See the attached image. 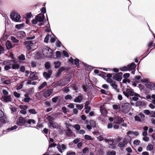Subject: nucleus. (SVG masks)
<instances>
[{"instance_id": "1", "label": "nucleus", "mask_w": 155, "mask_h": 155, "mask_svg": "<svg viewBox=\"0 0 155 155\" xmlns=\"http://www.w3.org/2000/svg\"><path fill=\"white\" fill-rule=\"evenodd\" d=\"M43 55L48 58H54L52 50L48 47H44L42 51Z\"/></svg>"}, {"instance_id": "2", "label": "nucleus", "mask_w": 155, "mask_h": 155, "mask_svg": "<svg viewBox=\"0 0 155 155\" xmlns=\"http://www.w3.org/2000/svg\"><path fill=\"white\" fill-rule=\"evenodd\" d=\"M10 18L14 22H19L21 21V16L17 12H13L11 13Z\"/></svg>"}, {"instance_id": "3", "label": "nucleus", "mask_w": 155, "mask_h": 155, "mask_svg": "<svg viewBox=\"0 0 155 155\" xmlns=\"http://www.w3.org/2000/svg\"><path fill=\"white\" fill-rule=\"evenodd\" d=\"M134 93V90L130 88H126L123 91L124 95L127 98H129V96H133Z\"/></svg>"}, {"instance_id": "4", "label": "nucleus", "mask_w": 155, "mask_h": 155, "mask_svg": "<svg viewBox=\"0 0 155 155\" xmlns=\"http://www.w3.org/2000/svg\"><path fill=\"white\" fill-rule=\"evenodd\" d=\"M129 105L127 103L122 104L121 106V111L125 113L128 112L130 110Z\"/></svg>"}, {"instance_id": "5", "label": "nucleus", "mask_w": 155, "mask_h": 155, "mask_svg": "<svg viewBox=\"0 0 155 155\" xmlns=\"http://www.w3.org/2000/svg\"><path fill=\"white\" fill-rule=\"evenodd\" d=\"M48 125L51 129H60V127L58 124L55 122H48Z\"/></svg>"}, {"instance_id": "6", "label": "nucleus", "mask_w": 155, "mask_h": 155, "mask_svg": "<svg viewBox=\"0 0 155 155\" xmlns=\"http://www.w3.org/2000/svg\"><path fill=\"white\" fill-rule=\"evenodd\" d=\"M24 43L25 45L26 48L28 51L31 49V47L34 45V43L31 41H25Z\"/></svg>"}, {"instance_id": "7", "label": "nucleus", "mask_w": 155, "mask_h": 155, "mask_svg": "<svg viewBox=\"0 0 155 155\" xmlns=\"http://www.w3.org/2000/svg\"><path fill=\"white\" fill-rule=\"evenodd\" d=\"M67 145L64 144H58L57 145V148L58 151L60 153H62L67 149Z\"/></svg>"}, {"instance_id": "8", "label": "nucleus", "mask_w": 155, "mask_h": 155, "mask_svg": "<svg viewBox=\"0 0 155 155\" xmlns=\"http://www.w3.org/2000/svg\"><path fill=\"white\" fill-rule=\"evenodd\" d=\"M69 82V81L67 78H63L59 81L57 83V86H64Z\"/></svg>"}, {"instance_id": "9", "label": "nucleus", "mask_w": 155, "mask_h": 155, "mask_svg": "<svg viewBox=\"0 0 155 155\" xmlns=\"http://www.w3.org/2000/svg\"><path fill=\"white\" fill-rule=\"evenodd\" d=\"M122 74L123 73L121 72L118 73L113 75L112 78L114 80H116L117 81H120L122 79Z\"/></svg>"}, {"instance_id": "10", "label": "nucleus", "mask_w": 155, "mask_h": 155, "mask_svg": "<svg viewBox=\"0 0 155 155\" xmlns=\"http://www.w3.org/2000/svg\"><path fill=\"white\" fill-rule=\"evenodd\" d=\"M83 98V95L81 94H79L77 97L74 100V102L75 103H81Z\"/></svg>"}, {"instance_id": "11", "label": "nucleus", "mask_w": 155, "mask_h": 155, "mask_svg": "<svg viewBox=\"0 0 155 155\" xmlns=\"http://www.w3.org/2000/svg\"><path fill=\"white\" fill-rule=\"evenodd\" d=\"M147 87L151 90H155V84L149 82L146 84Z\"/></svg>"}, {"instance_id": "12", "label": "nucleus", "mask_w": 155, "mask_h": 155, "mask_svg": "<svg viewBox=\"0 0 155 155\" xmlns=\"http://www.w3.org/2000/svg\"><path fill=\"white\" fill-rule=\"evenodd\" d=\"M27 121L23 117H20L17 122V124L19 126H23Z\"/></svg>"}, {"instance_id": "13", "label": "nucleus", "mask_w": 155, "mask_h": 155, "mask_svg": "<svg viewBox=\"0 0 155 155\" xmlns=\"http://www.w3.org/2000/svg\"><path fill=\"white\" fill-rule=\"evenodd\" d=\"M35 19L38 21L41 22L43 21L45 19V16L43 14H39L36 16Z\"/></svg>"}, {"instance_id": "14", "label": "nucleus", "mask_w": 155, "mask_h": 155, "mask_svg": "<svg viewBox=\"0 0 155 155\" xmlns=\"http://www.w3.org/2000/svg\"><path fill=\"white\" fill-rule=\"evenodd\" d=\"M43 95L44 97L47 98L49 96L52 94V91L51 90H45L43 91Z\"/></svg>"}, {"instance_id": "15", "label": "nucleus", "mask_w": 155, "mask_h": 155, "mask_svg": "<svg viewBox=\"0 0 155 155\" xmlns=\"http://www.w3.org/2000/svg\"><path fill=\"white\" fill-rule=\"evenodd\" d=\"M124 120L123 119L119 117H116L114 119V122L117 124H120Z\"/></svg>"}, {"instance_id": "16", "label": "nucleus", "mask_w": 155, "mask_h": 155, "mask_svg": "<svg viewBox=\"0 0 155 155\" xmlns=\"http://www.w3.org/2000/svg\"><path fill=\"white\" fill-rule=\"evenodd\" d=\"M110 85L113 89L115 90L116 92L117 93H118L119 92L120 89L117 88L118 86L116 82L114 81V82H113L112 83H111V84H110Z\"/></svg>"}, {"instance_id": "17", "label": "nucleus", "mask_w": 155, "mask_h": 155, "mask_svg": "<svg viewBox=\"0 0 155 155\" xmlns=\"http://www.w3.org/2000/svg\"><path fill=\"white\" fill-rule=\"evenodd\" d=\"M4 113L2 110H0V126L3 123H5V120L4 119Z\"/></svg>"}, {"instance_id": "18", "label": "nucleus", "mask_w": 155, "mask_h": 155, "mask_svg": "<svg viewBox=\"0 0 155 155\" xmlns=\"http://www.w3.org/2000/svg\"><path fill=\"white\" fill-rule=\"evenodd\" d=\"M2 99L6 103L10 102L11 101V97L10 95L7 96H4L2 97Z\"/></svg>"}, {"instance_id": "19", "label": "nucleus", "mask_w": 155, "mask_h": 155, "mask_svg": "<svg viewBox=\"0 0 155 155\" xmlns=\"http://www.w3.org/2000/svg\"><path fill=\"white\" fill-rule=\"evenodd\" d=\"M17 35L18 37L22 38L25 36V33L23 31H20L17 32Z\"/></svg>"}, {"instance_id": "20", "label": "nucleus", "mask_w": 155, "mask_h": 155, "mask_svg": "<svg viewBox=\"0 0 155 155\" xmlns=\"http://www.w3.org/2000/svg\"><path fill=\"white\" fill-rule=\"evenodd\" d=\"M14 61L11 60H8L4 61L3 62V64L5 66H10L13 63Z\"/></svg>"}, {"instance_id": "21", "label": "nucleus", "mask_w": 155, "mask_h": 155, "mask_svg": "<svg viewBox=\"0 0 155 155\" xmlns=\"http://www.w3.org/2000/svg\"><path fill=\"white\" fill-rule=\"evenodd\" d=\"M136 67V65L133 62L127 65L128 70L134 69Z\"/></svg>"}, {"instance_id": "22", "label": "nucleus", "mask_w": 155, "mask_h": 155, "mask_svg": "<svg viewBox=\"0 0 155 155\" xmlns=\"http://www.w3.org/2000/svg\"><path fill=\"white\" fill-rule=\"evenodd\" d=\"M127 142L124 139L120 142L118 144V146L121 148L124 147L125 145L126 144Z\"/></svg>"}, {"instance_id": "23", "label": "nucleus", "mask_w": 155, "mask_h": 155, "mask_svg": "<svg viewBox=\"0 0 155 155\" xmlns=\"http://www.w3.org/2000/svg\"><path fill=\"white\" fill-rule=\"evenodd\" d=\"M133 96H134L132 97V99L135 101H137L139 99V97H140V95L137 93H134V94Z\"/></svg>"}, {"instance_id": "24", "label": "nucleus", "mask_w": 155, "mask_h": 155, "mask_svg": "<svg viewBox=\"0 0 155 155\" xmlns=\"http://www.w3.org/2000/svg\"><path fill=\"white\" fill-rule=\"evenodd\" d=\"M6 46L8 49H10L12 48V45L11 42L8 41H7L6 43Z\"/></svg>"}, {"instance_id": "25", "label": "nucleus", "mask_w": 155, "mask_h": 155, "mask_svg": "<svg viewBox=\"0 0 155 155\" xmlns=\"http://www.w3.org/2000/svg\"><path fill=\"white\" fill-rule=\"evenodd\" d=\"M29 78L30 79L33 80L37 79V77L36 76L34 72H32L30 75Z\"/></svg>"}, {"instance_id": "26", "label": "nucleus", "mask_w": 155, "mask_h": 155, "mask_svg": "<svg viewBox=\"0 0 155 155\" xmlns=\"http://www.w3.org/2000/svg\"><path fill=\"white\" fill-rule=\"evenodd\" d=\"M43 75L45 78L48 80L50 78L51 76L46 72H45L43 73Z\"/></svg>"}, {"instance_id": "27", "label": "nucleus", "mask_w": 155, "mask_h": 155, "mask_svg": "<svg viewBox=\"0 0 155 155\" xmlns=\"http://www.w3.org/2000/svg\"><path fill=\"white\" fill-rule=\"evenodd\" d=\"M12 68L13 69H19V65L18 64H14L13 63H12Z\"/></svg>"}, {"instance_id": "28", "label": "nucleus", "mask_w": 155, "mask_h": 155, "mask_svg": "<svg viewBox=\"0 0 155 155\" xmlns=\"http://www.w3.org/2000/svg\"><path fill=\"white\" fill-rule=\"evenodd\" d=\"M153 146L151 144H148L147 147V151H151L153 149Z\"/></svg>"}, {"instance_id": "29", "label": "nucleus", "mask_w": 155, "mask_h": 155, "mask_svg": "<svg viewBox=\"0 0 155 155\" xmlns=\"http://www.w3.org/2000/svg\"><path fill=\"white\" fill-rule=\"evenodd\" d=\"M84 139L86 140H92L93 138L90 135H85L84 136Z\"/></svg>"}, {"instance_id": "30", "label": "nucleus", "mask_w": 155, "mask_h": 155, "mask_svg": "<svg viewBox=\"0 0 155 155\" xmlns=\"http://www.w3.org/2000/svg\"><path fill=\"white\" fill-rule=\"evenodd\" d=\"M66 134L68 136H71L72 134L71 130L70 129H67L66 131Z\"/></svg>"}, {"instance_id": "31", "label": "nucleus", "mask_w": 155, "mask_h": 155, "mask_svg": "<svg viewBox=\"0 0 155 155\" xmlns=\"http://www.w3.org/2000/svg\"><path fill=\"white\" fill-rule=\"evenodd\" d=\"M55 68H58L61 65V63L59 61H57L54 62Z\"/></svg>"}, {"instance_id": "32", "label": "nucleus", "mask_w": 155, "mask_h": 155, "mask_svg": "<svg viewBox=\"0 0 155 155\" xmlns=\"http://www.w3.org/2000/svg\"><path fill=\"white\" fill-rule=\"evenodd\" d=\"M24 26L23 24H21L19 25H17L15 26V28H16L20 29H21V28H23Z\"/></svg>"}, {"instance_id": "33", "label": "nucleus", "mask_w": 155, "mask_h": 155, "mask_svg": "<svg viewBox=\"0 0 155 155\" xmlns=\"http://www.w3.org/2000/svg\"><path fill=\"white\" fill-rule=\"evenodd\" d=\"M28 112L31 114H36L37 113V112L36 110L33 109H29Z\"/></svg>"}, {"instance_id": "34", "label": "nucleus", "mask_w": 155, "mask_h": 155, "mask_svg": "<svg viewBox=\"0 0 155 155\" xmlns=\"http://www.w3.org/2000/svg\"><path fill=\"white\" fill-rule=\"evenodd\" d=\"M154 44V40H153L152 41L150 42L148 44V46L149 49L152 48L153 47H154L155 46L154 45H153V44Z\"/></svg>"}, {"instance_id": "35", "label": "nucleus", "mask_w": 155, "mask_h": 155, "mask_svg": "<svg viewBox=\"0 0 155 155\" xmlns=\"http://www.w3.org/2000/svg\"><path fill=\"white\" fill-rule=\"evenodd\" d=\"M112 106L113 107V108L114 110L116 111H117V110H119V107L117 105L114 104Z\"/></svg>"}, {"instance_id": "36", "label": "nucleus", "mask_w": 155, "mask_h": 155, "mask_svg": "<svg viewBox=\"0 0 155 155\" xmlns=\"http://www.w3.org/2000/svg\"><path fill=\"white\" fill-rule=\"evenodd\" d=\"M27 122L29 124H31V123L33 124H35L36 123L35 121L33 119H29Z\"/></svg>"}, {"instance_id": "37", "label": "nucleus", "mask_w": 155, "mask_h": 155, "mask_svg": "<svg viewBox=\"0 0 155 155\" xmlns=\"http://www.w3.org/2000/svg\"><path fill=\"white\" fill-rule=\"evenodd\" d=\"M134 119L135 121H137L139 122H141V119L138 115H137L135 116Z\"/></svg>"}, {"instance_id": "38", "label": "nucleus", "mask_w": 155, "mask_h": 155, "mask_svg": "<svg viewBox=\"0 0 155 155\" xmlns=\"http://www.w3.org/2000/svg\"><path fill=\"white\" fill-rule=\"evenodd\" d=\"M120 70L122 71H127L128 70V68H127V66H124L121 67L120 68Z\"/></svg>"}, {"instance_id": "39", "label": "nucleus", "mask_w": 155, "mask_h": 155, "mask_svg": "<svg viewBox=\"0 0 155 155\" xmlns=\"http://www.w3.org/2000/svg\"><path fill=\"white\" fill-rule=\"evenodd\" d=\"M47 119L49 121V122H53L54 118L52 116H49L47 117Z\"/></svg>"}, {"instance_id": "40", "label": "nucleus", "mask_w": 155, "mask_h": 155, "mask_svg": "<svg viewBox=\"0 0 155 155\" xmlns=\"http://www.w3.org/2000/svg\"><path fill=\"white\" fill-rule=\"evenodd\" d=\"M11 39L12 41L14 43H18L19 41L18 40L13 36H12L11 37Z\"/></svg>"}, {"instance_id": "41", "label": "nucleus", "mask_w": 155, "mask_h": 155, "mask_svg": "<svg viewBox=\"0 0 155 155\" xmlns=\"http://www.w3.org/2000/svg\"><path fill=\"white\" fill-rule=\"evenodd\" d=\"M45 66L46 68L49 69L51 67V65L50 62H46L45 64Z\"/></svg>"}, {"instance_id": "42", "label": "nucleus", "mask_w": 155, "mask_h": 155, "mask_svg": "<svg viewBox=\"0 0 155 155\" xmlns=\"http://www.w3.org/2000/svg\"><path fill=\"white\" fill-rule=\"evenodd\" d=\"M47 85V83L45 82H44L38 87L39 89H41Z\"/></svg>"}, {"instance_id": "43", "label": "nucleus", "mask_w": 155, "mask_h": 155, "mask_svg": "<svg viewBox=\"0 0 155 155\" xmlns=\"http://www.w3.org/2000/svg\"><path fill=\"white\" fill-rule=\"evenodd\" d=\"M74 127L77 131H79L81 128V127H80V125L78 124L75 125L74 126Z\"/></svg>"}, {"instance_id": "44", "label": "nucleus", "mask_w": 155, "mask_h": 155, "mask_svg": "<svg viewBox=\"0 0 155 155\" xmlns=\"http://www.w3.org/2000/svg\"><path fill=\"white\" fill-rule=\"evenodd\" d=\"M19 107L23 110H25L28 108V106L25 105H20L19 106Z\"/></svg>"}, {"instance_id": "45", "label": "nucleus", "mask_w": 155, "mask_h": 155, "mask_svg": "<svg viewBox=\"0 0 155 155\" xmlns=\"http://www.w3.org/2000/svg\"><path fill=\"white\" fill-rule=\"evenodd\" d=\"M49 35L48 34L46 35L45 36V39H44V42L46 43H48V41L49 40Z\"/></svg>"}, {"instance_id": "46", "label": "nucleus", "mask_w": 155, "mask_h": 155, "mask_svg": "<svg viewBox=\"0 0 155 155\" xmlns=\"http://www.w3.org/2000/svg\"><path fill=\"white\" fill-rule=\"evenodd\" d=\"M79 60L78 58H76L74 60V63L77 66H78L79 65Z\"/></svg>"}, {"instance_id": "47", "label": "nucleus", "mask_w": 155, "mask_h": 155, "mask_svg": "<svg viewBox=\"0 0 155 155\" xmlns=\"http://www.w3.org/2000/svg\"><path fill=\"white\" fill-rule=\"evenodd\" d=\"M61 56V53L60 51H57L56 52V57H54V58H60Z\"/></svg>"}, {"instance_id": "48", "label": "nucleus", "mask_w": 155, "mask_h": 155, "mask_svg": "<svg viewBox=\"0 0 155 155\" xmlns=\"http://www.w3.org/2000/svg\"><path fill=\"white\" fill-rule=\"evenodd\" d=\"M64 98L66 100H71L72 98V97L71 95L68 94L65 96Z\"/></svg>"}, {"instance_id": "49", "label": "nucleus", "mask_w": 155, "mask_h": 155, "mask_svg": "<svg viewBox=\"0 0 155 155\" xmlns=\"http://www.w3.org/2000/svg\"><path fill=\"white\" fill-rule=\"evenodd\" d=\"M140 143V141L138 140H135L134 141V143L136 145H138Z\"/></svg>"}, {"instance_id": "50", "label": "nucleus", "mask_w": 155, "mask_h": 155, "mask_svg": "<svg viewBox=\"0 0 155 155\" xmlns=\"http://www.w3.org/2000/svg\"><path fill=\"white\" fill-rule=\"evenodd\" d=\"M17 128V126H14L12 127L8 128L7 130H12L16 129Z\"/></svg>"}, {"instance_id": "51", "label": "nucleus", "mask_w": 155, "mask_h": 155, "mask_svg": "<svg viewBox=\"0 0 155 155\" xmlns=\"http://www.w3.org/2000/svg\"><path fill=\"white\" fill-rule=\"evenodd\" d=\"M106 81L107 82L110 83V84H111V83L114 82L111 78H107Z\"/></svg>"}, {"instance_id": "52", "label": "nucleus", "mask_w": 155, "mask_h": 155, "mask_svg": "<svg viewBox=\"0 0 155 155\" xmlns=\"http://www.w3.org/2000/svg\"><path fill=\"white\" fill-rule=\"evenodd\" d=\"M76 107L79 110H81L83 107V106L82 105L77 104L76 105Z\"/></svg>"}, {"instance_id": "53", "label": "nucleus", "mask_w": 155, "mask_h": 155, "mask_svg": "<svg viewBox=\"0 0 155 155\" xmlns=\"http://www.w3.org/2000/svg\"><path fill=\"white\" fill-rule=\"evenodd\" d=\"M19 58L20 60L24 61L25 60V56L23 54H21L19 56Z\"/></svg>"}, {"instance_id": "54", "label": "nucleus", "mask_w": 155, "mask_h": 155, "mask_svg": "<svg viewBox=\"0 0 155 155\" xmlns=\"http://www.w3.org/2000/svg\"><path fill=\"white\" fill-rule=\"evenodd\" d=\"M83 153H84L88 152V148L87 147H85L82 150Z\"/></svg>"}, {"instance_id": "55", "label": "nucleus", "mask_w": 155, "mask_h": 155, "mask_svg": "<svg viewBox=\"0 0 155 155\" xmlns=\"http://www.w3.org/2000/svg\"><path fill=\"white\" fill-rule=\"evenodd\" d=\"M14 95L15 97L17 98L19 97L20 95V94L19 93H18L16 92H14Z\"/></svg>"}, {"instance_id": "56", "label": "nucleus", "mask_w": 155, "mask_h": 155, "mask_svg": "<svg viewBox=\"0 0 155 155\" xmlns=\"http://www.w3.org/2000/svg\"><path fill=\"white\" fill-rule=\"evenodd\" d=\"M86 108L85 112L86 113H88L90 110V106H87L85 107Z\"/></svg>"}, {"instance_id": "57", "label": "nucleus", "mask_w": 155, "mask_h": 155, "mask_svg": "<svg viewBox=\"0 0 155 155\" xmlns=\"http://www.w3.org/2000/svg\"><path fill=\"white\" fill-rule=\"evenodd\" d=\"M10 22V21L9 20L8 18H5V25H9Z\"/></svg>"}, {"instance_id": "58", "label": "nucleus", "mask_w": 155, "mask_h": 155, "mask_svg": "<svg viewBox=\"0 0 155 155\" xmlns=\"http://www.w3.org/2000/svg\"><path fill=\"white\" fill-rule=\"evenodd\" d=\"M104 140L106 143H112V141L110 139H104Z\"/></svg>"}, {"instance_id": "59", "label": "nucleus", "mask_w": 155, "mask_h": 155, "mask_svg": "<svg viewBox=\"0 0 155 155\" xmlns=\"http://www.w3.org/2000/svg\"><path fill=\"white\" fill-rule=\"evenodd\" d=\"M56 46L58 47H60L61 46H62L61 42L59 41H58L57 42Z\"/></svg>"}, {"instance_id": "60", "label": "nucleus", "mask_w": 155, "mask_h": 155, "mask_svg": "<svg viewBox=\"0 0 155 155\" xmlns=\"http://www.w3.org/2000/svg\"><path fill=\"white\" fill-rule=\"evenodd\" d=\"M108 154L109 155H115L116 152L114 150H112L111 151L108 152Z\"/></svg>"}, {"instance_id": "61", "label": "nucleus", "mask_w": 155, "mask_h": 155, "mask_svg": "<svg viewBox=\"0 0 155 155\" xmlns=\"http://www.w3.org/2000/svg\"><path fill=\"white\" fill-rule=\"evenodd\" d=\"M58 99V97H55L53 98L52 99V101L54 103H55L57 101V100Z\"/></svg>"}, {"instance_id": "62", "label": "nucleus", "mask_w": 155, "mask_h": 155, "mask_svg": "<svg viewBox=\"0 0 155 155\" xmlns=\"http://www.w3.org/2000/svg\"><path fill=\"white\" fill-rule=\"evenodd\" d=\"M31 98L30 97L25 98L24 100V101L25 102L28 103L29 101Z\"/></svg>"}, {"instance_id": "63", "label": "nucleus", "mask_w": 155, "mask_h": 155, "mask_svg": "<svg viewBox=\"0 0 155 155\" xmlns=\"http://www.w3.org/2000/svg\"><path fill=\"white\" fill-rule=\"evenodd\" d=\"M130 76V74L129 73H125L123 75V77L125 78H127Z\"/></svg>"}, {"instance_id": "64", "label": "nucleus", "mask_w": 155, "mask_h": 155, "mask_svg": "<svg viewBox=\"0 0 155 155\" xmlns=\"http://www.w3.org/2000/svg\"><path fill=\"white\" fill-rule=\"evenodd\" d=\"M76 153L74 152H68L67 153L66 155H75Z\"/></svg>"}]
</instances>
